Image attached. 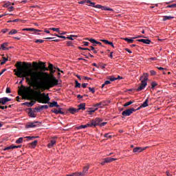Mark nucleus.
Segmentation results:
<instances>
[{
	"mask_svg": "<svg viewBox=\"0 0 176 176\" xmlns=\"http://www.w3.org/2000/svg\"><path fill=\"white\" fill-rule=\"evenodd\" d=\"M6 93H7V94H9V93H10V88H6Z\"/></svg>",
	"mask_w": 176,
	"mask_h": 176,
	"instance_id": "4d7b16f0",
	"label": "nucleus"
},
{
	"mask_svg": "<svg viewBox=\"0 0 176 176\" xmlns=\"http://www.w3.org/2000/svg\"><path fill=\"white\" fill-rule=\"evenodd\" d=\"M157 86V83H156L155 82H153L151 83L152 89H155V87H156Z\"/></svg>",
	"mask_w": 176,
	"mask_h": 176,
	"instance_id": "a19ab883",
	"label": "nucleus"
},
{
	"mask_svg": "<svg viewBox=\"0 0 176 176\" xmlns=\"http://www.w3.org/2000/svg\"><path fill=\"white\" fill-rule=\"evenodd\" d=\"M137 38H144V36H138L137 37H133V38H124V41H126L128 43H133L134 39H137Z\"/></svg>",
	"mask_w": 176,
	"mask_h": 176,
	"instance_id": "6e6552de",
	"label": "nucleus"
},
{
	"mask_svg": "<svg viewBox=\"0 0 176 176\" xmlns=\"http://www.w3.org/2000/svg\"><path fill=\"white\" fill-rule=\"evenodd\" d=\"M90 6H92V8H96V3L91 2Z\"/></svg>",
	"mask_w": 176,
	"mask_h": 176,
	"instance_id": "052dcab7",
	"label": "nucleus"
},
{
	"mask_svg": "<svg viewBox=\"0 0 176 176\" xmlns=\"http://www.w3.org/2000/svg\"><path fill=\"white\" fill-rule=\"evenodd\" d=\"M22 94L28 100H32L35 97H37L38 99L41 98L43 94L41 93V91H35L31 89V87H28L25 88V90L22 91Z\"/></svg>",
	"mask_w": 176,
	"mask_h": 176,
	"instance_id": "f03ea898",
	"label": "nucleus"
},
{
	"mask_svg": "<svg viewBox=\"0 0 176 176\" xmlns=\"http://www.w3.org/2000/svg\"><path fill=\"white\" fill-rule=\"evenodd\" d=\"M10 149H14V145H11L4 148V151H9Z\"/></svg>",
	"mask_w": 176,
	"mask_h": 176,
	"instance_id": "2f4dec72",
	"label": "nucleus"
},
{
	"mask_svg": "<svg viewBox=\"0 0 176 176\" xmlns=\"http://www.w3.org/2000/svg\"><path fill=\"white\" fill-rule=\"evenodd\" d=\"M48 69H53V65L52 63H50L49 64V66H48Z\"/></svg>",
	"mask_w": 176,
	"mask_h": 176,
	"instance_id": "603ef678",
	"label": "nucleus"
},
{
	"mask_svg": "<svg viewBox=\"0 0 176 176\" xmlns=\"http://www.w3.org/2000/svg\"><path fill=\"white\" fill-rule=\"evenodd\" d=\"M76 87H80V83H78V80H76Z\"/></svg>",
	"mask_w": 176,
	"mask_h": 176,
	"instance_id": "6e6d98bb",
	"label": "nucleus"
},
{
	"mask_svg": "<svg viewBox=\"0 0 176 176\" xmlns=\"http://www.w3.org/2000/svg\"><path fill=\"white\" fill-rule=\"evenodd\" d=\"M101 41H102V42H103L104 43H105V45L109 44V41H107V40H101Z\"/></svg>",
	"mask_w": 176,
	"mask_h": 176,
	"instance_id": "3c124183",
	"label": "nucleus"
},
{
	"mask_svg": "<svg viewBox=\"0 0 176 176\" xmlns=\"http://www.w3.org/2000/svg\"><path fill=\"white\" fill-rule=\"evenodd\" d=\"M108 79H109V80H111V82H113V80H118V78H115L113 76L108 77Z\"/></svg>",
	"mask_w": 176,
	"mask_h": 176,
	"instance_id": "f704fd0d",
	"label": "nucleus"
},
{
	"mask_svg": "<svg viewBox=\"0 0 176 176\" xmlns=\"http://www.w3.org/2000/svg\"><path fill=\"white\" fill-rule=\"evenodd\" d=\"M142 151H144V149H142L141 147H137V148H133L134 153L142 152Z\"/></svg>",
	"mask_w": 176,
	"mask_h": 176,
	"instance_id": "bb28decb",
	"label": "nucleus"
},
{
	"mask_svg": "<svg viewBox=\"0 0 176 176\" xmlns=\"http://www.w3.org/2000/svg\"><path fill=\"white\" fill-rule=\"evenodd\" d=\"M104 102H100L99 103H96L93 105L94 108H103L104 107Z\"/></svg>",
	"mask_w": 176,
	"mask_h": 176,
	"instance_id": "2eb2a0df",
	"label": "nucleus"
},
{
	"mask_svg": "<svg viewBox=\"0 0 176 176\" xmlns=\"http://www.w3.org/2000/svg\"><path fill=\"white\" fill-rule=\"evenodd\" d=\"M146 85H148V82L146 81L142 80L140 86L136 89L137 91H141V90H144L145 87H146Z\"/></svg>",
	"mask_w": 176,
	"mask_h": 176,
	"instance_id": "0eeeda50",
	"label": "nucleus"
},
{
	"mask_svg": "<svg viewBox=\"0 0 176 176\" xmlns=\"http://www.w3.org/2000/svg\"><path fill=\"white\" fill-rule=\"evenodd\" d=\"M9 101H11V100L6 97L0 98V103L3 104V105H5V104H6V102H9Z\"/></svg>",
	"mask_w": 176,
	"mask_h": 176,
	"instance_id": "1a4fd4ad",
	"label": "nucleus"
},
{
	"mask_svg": "<svg viewBox=\"0 0 176 176\" xmlns=\"http://www.w3.org/2000/svg\"><path fill=\"white\" fill-rule=\"evenodd\" d=\"M171 19H174V16H165L163 18V21H166L167 20H171Z\"/></svg>",
	"mask_w": 176,
	"mask_h": 176,
	"instance_id": "393cba45",
	"label": "nucleus"
},
{
	"mask_svg": "<svg viewBox=\"0 0 176 176\" xmlns=\"http://www.w3.org/2000/svg\"><path fill=\"white\" fill-rule=\"evenodd\" d=\"M36 123H39L38 122H30L26 125V129H31L32 127H36Z\"/></svg>",
	"mask_w": 176,
	"mask_h": 176,
	"instance_id": "f8f14e48",
	"label": "nucleus"
},
{
	"mask_svg": "<svg viewBox=\"0 0 176 176\" xmlns=\"http://www.w3.org/2000/svg\"><path fill=\"white\" fill-rule=\"evenodd\" d=\"M50 74H54V72H56V70L51 69H50Z\"/></svg>",
	"mask_w": 176,
	"mask_h": 176,
	"instance_id": "69168bd1",
	"label": "nucleus"
},
{
	"mask_svg": "<svg viewBox=\"0 0 176 176\" xmlns=\"http://www.w3.org/2000/svg\"><path fill=\"white\" fill-rule=\"evenodd\" d=\"M138 42H142V43H145V45L151 44V40H149V39L141 38V39H138Z\"/></svg>",
	"mask_w": 176,
	"mask_h": 176,
	"instance_id": "4468645a",
	"label": "nucleus"
},
{
	"mask_svg": "<svg viewBox=\"0 0 176 176\" xmlns=\"http://www.w3.org/2000/svg\"><path fill=\"white\" fill-rule=\"evenodd\" d=\"M6 61H8V58H5V57H3V60H2V61H1V65H3V64H5L6 63Z\"/></svg>",
	"mask_w": 176,
	"mask_h": 176,
	"instance_id": "e433bc0d",
	"label": "nucleus"
},
{
	"mask_svg": "<svg viewBox=\"0 0 176 176\" xmlns=\"http://www.w3.org/2000/svg\"><path fill=\"white\" fill-rule=\"evenodd\" d=\"M25 138H28V140H34V138H35V136H27L25 137Z\"/></svg>",
	"mask_w": 176,
	"mask_h": 176,
	"instance_id": "5fc2aeb1",
	"label": "nucleus"
},
{
	"mask_svg": "<svg viewBox=\"0 0 176 176\" xmlns=\"http://www.w3.org/2000/svg\"><path fill=\"white\" fill-rule=\"evenodd\" d=\"M23 143V138H19L18 140H16V144H21Z\"/></svg>",
	"mask_w": 176,
	"mask_h": 176,
	"instance_id": "72a5a7b5",
	"label": "nucleus"
},
{
	"mask_svg": "<svg viewBox=\"0 0 176 176\" xmlns=\"http://www.w3.org/2000/svg\"><path fill=\"white\" fill-rule=\"evenodd\" d=\"M49 109V106H47V104L41 106V109Z\"/></svg>",
	"mask_w": 176,
	"mask_h": 176,
	"instance_id": "a18cd8bd",
	"label": "nucleus"
},
{
	"mask_svg": "<svg viewBox=\"0 0 176 176\" xmlns=\"http://www.w3.org/2000/svg\"><path fill=\"white\" fill-rule=\"evenodd\" d=\"M56 144H57V141L56 140V139H52L50 141V142L47 144V147L53 148V146H54V145H56Z\"/></svg>",
	"mask_w": 176,
	"mask_h": 176,
	"instance_id": "9d476101",
	"label": "nucleus"
},
{
	"mask_svg": "<svg viewBox=\"0 0 176 176\" xmlns=\"http://www.w3.org/2000/svg\"><path fill=\"white\" fill-rule=\"evenodd\" d=\"M168 8H176V3L168 6Z\"/></svg>",
	"mask_w": 176,
	"mask_h": 176,
	"instance_id": "680f3d73",
	"label": "nucleus"
},
{
	"mask_svg": "<svg viewBox=\"0 0 176 176\" xmlns=\"http://www.w3.org/2000/svg\"><path fill=\"white\" fill-rule=\"evenodd\" d=\"M52 31H56V32H58L60 34V29L59 28H50Z\"/></svg>",
	"mask_w": 176,
	"mask_h": 176,
	"instance_id": "473e14b6",
	"label": "nucleus"
},
{
	"mask_svg": "<svg viewBox=\"0 0 176 176\" xmlns=\"http://www.w3.org/2000/svg\"><path fill=\"white\" fill-rule=\"evenodd\" d=\"M87 127H91V124L90 122L85 125H80V126L76 127V129L77 130H80V129H86Z\"/></svg>",
	"mask_w": 176,
	"mask_h": 176,
	"instance_id": "9b49d317",
	"label": "nucleus"
},
{
	"mask_svg": "<svg viewBox=\"0 0 176 176\" xmlns=\"http://www.w3.org/2000/svg\"><path fill=\"white\" fill-rule=\"evenodd\" d=\"M17 32H19V31H17V30H16V29H12V30H11L8 32V35H14V34H17Z\"/></svg>",
	"mask_w": 176,
	"mask_h": 176,
	"instance_id": "412c9836",
	"label": "nucleus"
},
{
	"mask_svg": "<svg viewBox=\"0 0 176 176\" xmlns=\"http://www.w3.org/2000/svg\"><path fill=\"white\" fill-rule=\"evenodd\" d=\"M44 41L42 39H37L35 41L36 43H43Z\"/></svg>",
	"mask_w": 176,
	"mask_h": 176,
	"instance_id": "79ce46f5",
	"label": "nucleus"
},
{
	"mask_svg": "<svg viewBox=\"0 0 176 176\" xmlns=\"http://www.w3.org/2000/svg\"><path fill=\"white\" fill-rule=\"evenodd\" d=\"M38 100V102H41L42 104H49L50 98L49 97V95H46L45 93H43Z\"/></svg>",
	"mask_w": 176,
	"mask_h": 176,
	"instance_id": "7ed1b4c3",
	"label": "nucleus"
},
{
	"mask_svg": "<svg viewBox=\"0 0 176 176\" xmlns=\"http://www.w3.org/2000/svg\"><path fill=\"white\" fill-rule=\"evenodd\" d=\"M52 112H53L54 113H56V115H58V113H63V112L61 111V109H54L52 110Z\"/></svg>",
	"mask_w": 176,
	"mask_h": 176,
	"instance_id": "5701e85b",
	"label": "nucleus"
},
{
	"mask_svg": "<svg viewBox=\"0 0 176 176\" xmlns=\"http://www.w3.org/2000/svg\"><path fill=\"white\" fill-rule=\"evenodd\" d=\"M104 85H111V81H109V80H106V81L104 82Z\"/></svg>",
	"mask_w": 176,
	"mask_h": 176,
	"instance_id": "e2e57ef3",
	"label": "nucleus"
},
{
	"mask_svg": "<svg viewBox=\"0 0 176 176\" xmlns=\"http://www.w3.org/2000/svg\"><path fill=\"white\" fill-rule=\"evenodd\" d=\"M14 72L18 78H25L26 82L30 86H34L41 91L49 90L58 85V80L54 76H50L49 74L37 69L31 68V63H30L24 62L22 65L19 63L16 70L14 69Z\"/></svg>",
	"mask_w": 176,
	"mask_h": 176,
	"instance_id": "f257e3e1",
	"label": "nucleus"
},
{
	"mask_svg": "<svg viewBox=\"0 0 176 176\" xmlns=\"http://www.w3.org/2000/svg\"><path fill=\"white\" fill-rule=\"evenodd\" d=\"M89 168H90V166L87 165L83 168L82 172H78V175L85 176L89 172Z\"/></svg>",
	"mask_w": 176,
	"mask_h": 176,
	"instance_id": "423d86ee",
	"label": "nucleus"
},
{
	"mask_svg": "<svg viewBox=\"0 0 176 176\" xmlns=\"http://www.w3.org/2000/svg\"><path fill=\"white\" fill-rule=\"evenodd\" d=\"M10 6V2H7L6 4L3 5L4 8H9Z\"/></svg>",
	"mask_w": 176,
	"mask_h": 176,
	"instance_id": "de8ad7c7",
	"label": "nucleus"
},
{
	"mask_svg": "<svg viewBox=\"0 0 176 176\" xmlns=\"http://www.w3.org/2000/svg\"><path fill=\"white\" fill-rule=\"evenodd\" d=\"M74 38H78V36H76V35H70L69 36L67 37V38L69 39L70 41H74Z\"/></svg>",
	"mask_w": 176,
	"mask_h": 176,
	"instance_id": "c756f323",
	"label": "nucleus"
},
{
	"mask_svg": "<svg viewBox=\"0 0 176 176\" xmlns=\"http://www.w3.org/2000/svg\"><path fill=\"white\" fill-rule=\"evenodd\" d=\"M78 111H80V109H82L83 111H85V109H86V104L85 103H81L78 105Z\"/></svg>",
	"mask_w": 176,
	"mask_h": 176,
	"instance_id": "6ab92c4d",
	"label": "nucleus"
},
{
	"mask_svg": "<svg viewBox=\"0 0 176 176\" xmlns=\"http://www.w3.org/2000/svg\"><path fill=\"white\" fill-rule=\"evenodd\" d=\"M35 104V101H32L31 102H26L25 105H28V107H32Z\"/></svg>",
	"mask_w": 176,
	"mask_h": 176,
	"instance_id": "7c9ffc66",
	"label": "nucleus"
},
{
	"mask_svg": "<svg viewBox=\"0 0 176 176\" xmlns=\"http://www.w3.org/2000/svg\"><path fill=\"white\" fill-rule=\"evenodd\" d=\"M151 60L153 61H156V60H157V58H156V57L150 58L148 59V61H151Z\"/></svg>",
	"mask_w": 176,
	"mask_h": 176,
	"instance_id": "49530a36",
	"label": "nucleus"
},
{
	"mask_svg": "<svg viewBox=\"0 0 176 176\" xmlns=\"http://www.w3.org/2000/svg\"><path fill=\"white\" fill-rule=\"evenodd\" d=\"M106 65H100V68H101L102 69H104L105 68Z\"/></svg>",
	"mask_w": 176,
	"mask_h": 176,
	"instance_id": "774afa93",
	"label": "nucleus"
},
{
	"mask_svg": "<svg viewBox=\"0 0 176 176\" xmlns=\"http://www.w3.org/2000/svg\"><path fill=\"white\" fill-rule=\"evenodd\" d=\"M150 74H151V75H156V72H155V70H151L150 71Z\"/></svg>",
	"mask_w": 176,
	"mask_h": 176,
	"instance_id": "864d4df0",
	"label": "nucleus"
},
{
	"mask_svg": "<svg viewBox=\"0 0 176 176\" xmlns=\"http://www.w3.org/2000/svg\"><path fill=\"white\" fill-rule=\"evenodd\" d=\"M131 104H133V101H129L128 102H126L124 104V107H129V105H131Z\"/></svg>",
	"mask_w": 176,
	"mask_h": 176,
	"instance_id": "58836bf2",
	"label": "nucleus"
},
{
	"mask_svg": "<svg viewBox=\"0 0 176 176\" xmlns=\"http://www.w3.org/2000/svg\"><path fill=\"white\" fill-rule=\"evenodd\" d=\"M28 115L30 118H36V115H35V113L32 110L30 111Z\"/></svg>",
	"mask_w": 176,
	"mask_h": 176,
	"instance_id": "b1692460",
	"label": "nucleus"
},
{
	"mask_svg": "<svg viewBox=\"0 0 176 176\" xmlns=\"http://www.w3.org/2000/svg\"><path fill=\"white\" fill-rule=\"evenodd\" d=\"M1 32H3V34H6V32H9V29L8 28L3 29L1 30Z\"/></svg>",
	"mask_w": 176,
	"mask_h": 176,
	"instance_id": "37998d69",
	"label": "nucleus"
},
{
	"mask_svg": "<svg viewBox=\"0 0 176 176\" xmlns=\"http://www.w3.org/2000/svg\"><path fill=\"white\" fill-rule=\"evenodd\" d=\"M42 67H41V69L42 71H49V69L47 67H46V65H45L44 63H41Z\"/></svg>",
	"mask_w": 176,
	"mask_h": 176,
	"instance_id": "a878e982",
	"label": "nucleus"
},
{
	"mask_svg": "<svg viewBox=\"0 0 176 176\" xmlns=\"http://www.w3.org/2000/svg\"><path fill=\"white\" fill-rule=\"evenodd\" d=\"M58 38H61L62 39H67V37L65 36H58Z\"/></svg>",
	"mask_w": 176,
	"mask_h": 176,
	"instance_id": "0e129e2a",
	"label": "nucleus"
},
{
	"mask_svg": "<svg viewBox=\"0 0 176 176\" xmlns=\"http://www.w3.org/2000/svg\"><path fill=\"white\" fill-rule=\"evenodd\" d=\"M133 112H135V109L134 108H131L122 111V116H130Z\"/></svg>",
	"mask_w": 176,
	"mask_h": 176,
	"instance_id": "39448f33",
	"label": "nucleus"
},
{
	"mask_svg": "<svg viewBox=\"0 0 176 176\" xmlns=\"http://www.w3.org/2000/svg\"><path fill=\"white\" fill-rule=\"evenodd\" d=\"M38 144V140H34L33 142L30 143V147L35 148Z\"/></svg>",
	"mask_w": 176,
	"mask_h": 176,
	"instance_id": "cd10ccee",
	"label": "nucleus"
},
{
	"mask_svg": "<svg viewBox=\"0 0 176 176\" xmlns=\"http://www.w3.org/2000/svg\"><path fill=\"white\" fill-rule=\"evenodd\" d=\"M102 10H113L112 8H109L108 7L102 6Z\"/></svg>",
	"mask_w": 176,
	"mask_h": 176,
	"instance_id": "4c0bfd02",
	"label": "nucleus"
},
{
	"mask_svg": "<svg viewBox=\"0 0 176 176\" xmlns=\"http://www.w3.org/2000/svg\"><path fill=\"white\" fill-rule=\"evenodd\" d=\"M22 31H34L35 34H36V32H42V30L34 28H23Z\"/></svg>",
	"mask_w": 176,
	"mask_h": 176,
	"instance_id": "ddd939ff",
	"label": "nucleus"
},
{
	"mask_svg": "<svg viewBox=\"0 0 176 176\" xmlns=\"http://www.w3.org/2000/svg\"><path fill=\"white\" fill-rule=\"evenodd\" d=\"M95 8H96V9H102V6H101V5H96L95 6Z\"/></svg>",
	"mask_w": 176,
	"mask_h": 176,
	"instance_id": "8fccbe9b",
	"label": "nucleus"
},
{
	"mask_svg": "<svg viewBox=\"0 0 176 176\" xmlns=\"http://www.w3.org/2000/svg\"><path fill=\"white\" fill-rule=\"evenodd\" d=\"M87 83H83L82 85V87H83V89H85V87H87Z\"/></svg>",
	"mask_w": 176,
	"mask_h": 176,
	"instance_id": "13d9d810",
	"label": "nucleus"
},
{
	"mask_svg": "<svg viewBox=\"0 0 176 176\" xmlns=\"http://www.w3.org/2000/svg\"><path fill=\"white\" fill-rule=\"evenodd\" d=\"M69 111L70 112V113H72V115H74V113L79 112V109L75 108H70L69 109Z\"/></svg>",
	"mask_w": 176,
	"mask_h": 176,
	"instance_id": "a211bd4d",
	"label": "nucleus"
},
{
	"mask_svg": "<svg viewBox=\"0 0 176 176\" xmlns=\"http://www.w3.org/2000/svg\"><path fill=\"white\" fill-rule=\"evenodd\" d=\"M105 138H112V135H111L109 133L104 134Z\"/></svg>",
	"mask_w": 176,
	"mask_h": 176,
	"instance_id": "c03bdc74",
	"label": "nucleus"
},
{
	"mask_svg": "<svg viewBox=\"0 0 176 176\" xmlns=\"http://www.w3.org/2000/svg\"><path fill=\"white\" fill-rule=\"evenodd\" d=\"M98 109V108H95V109L88 111L89 115H91V113H94V112L96 111H97Z\"/></svg>",
	"mask_w": 176,
	"mask_h": 176,
	"instance_id": "c9c22d12",
	"label": "nucleus"
},
{
	"mask_svg": "<svg viewBox=\"0 0 176 176\" xmlns=\"http://www.w3.org/2000/svg\"><path fill=\"white\" fill-rule=\"evenodd\" d=\"M108 45H110V46L115 47V45H113V43H112V42L109 41Z\"/></svg>",
	"mask_w": 176,
	"mask_h": 176,
	"instance_id": "338daca9",
	"label": "nucleus"
},
{
	"mask_svg": "<svg viewBox=\"0 0 176 176\" xmlns=\"http://www.w3.org/2000/svg\"><path fill=\"white\" fill-rule=\"evenodd\" d=\"M87 41H89V42H91V43H96L97 42V41H96L95 39H93V38H87Z\"/></svg>",
	"mask_w": 176,
	"mask_h": 176,
	"instance_id": "ea45409f",
	"label": "nucleus"
},
{
	"mask_svg": "<svg viewBox=\"0 0 176 176\" xmlns=\"http://www.w3.org/2000/svg\"><path fill=\"white\" fill-rule=\"evenodd\" d=\"M114 160H118V159L112 158V157H107V158H104V163H111L112 162H114Z\"/></svg>",
	"mask_w": 176,
	"mask_h": 176,
	"instance_id": "f3484780",
	"label": "nucleus"
},
{
	"mask_svg": "<svg viewBox=\"0 0 176 176\" xmlns=\"http://www.w3.org/2000/svg\"><path fill=\"white\" fill-rule=\"evenodd\" d=\"M101 122H102V119L97 118L95 120L90 121L91 126V127H93V126L94 127H96V126H100V124H101Z\"/></svg>",
	"mask_w": 176,
	"mask_h": 176,
	"instance_id": "20e7f679",
	"label": "nucleus"
},
{
	"mask_svg": "<svg viewBox=\"0 0 176 176\" xmlns=\"http://www.w3.org/2000/svg\"><path fill=\"white\" fill-rule=\"evenodd\" d=\"M148 102H149V100L148 99H146L144 102L143 104H142V107L143 108H145L146 107H148Z\"/></svg>",
	"mask_w": 176,
	"mask_h": 176,
	"instance_id": "c85d7f7f",
	"label": "nucleus"
},
{
	"mask_svg": "<svg viewBox=\"0 0 176 176\" xmlns=\"http://www.w3.org/2000/svg\"><path fill=\"white\" fill-rule=\"evenodd\" d=\"M8 43H4L1 45V49H3V50H9L8 47H6V46H8Z\"/></svg>",
	"mask_w": 176,
	"mask_h": 176,
	"instance_id": "4be33fe9",
	"label": "nucleus"
},
{
	"mask_svg": "<svg viewBox=\"0 0 176 176\" xmlns=\"http://www.w3.org/2000/svg\"><path fill=\"white\" fill-rule=\"evenodd\" d=\"M54 107H56V108H58L60 105H58V103L57 102H53L50 104V107L53 108Z\"/></svg>",
	"mask_w": 176,
	"mask_h": 176,
	"instance_id": "aec40b11",
	"label": "nucleus"
},
{
	"mask_svg": "<svg viewBox=\"0 0 176 176\" xmlns=\"http://www.w3.org/2000/svg\"><path fill=\"white\" fill-rule=\"evenodd\" d=\"M89 91H91V93H96V90L94 89V88H91V87H89Z\"/></svg>",
	"mask_w": 176,
	"mask_h": 176,
	"instance_id": "09e8293b",
	"label": "nucleus"
},
{
	"mask_svg": "<svg viewBox=\"0 0 176 176\" xmlns=\"http://www.w3.org/2000/svg\"><path fill=\"white\" fill-rule=\"evenodd\" d=\"M105 124H107V122H102V123H100V124L99 126H100V127H102V126H105Z\"/></svg>",
	"mask_w": 176,
	"mask_h": 176,
	"instance_id": "bf43d9fd",
	"label": "nucleus"
},
{
	"mask_svg": "<svg viewBox=\"0 0 176 176\" xmlns=\"http://www.w3.org/2000/svg\"><path fill=\"white\" fill-rule=\"evenodd\" d=\"M148 76H149V74L148 73H144L143 75L140 77V80H145V82H147Z\"/></svg>",
	"mask_w": 176,
	"mask_h": 176,
	"instance_id": "dca6fc26",
	"label": "nucleus"
}]
</instances>
